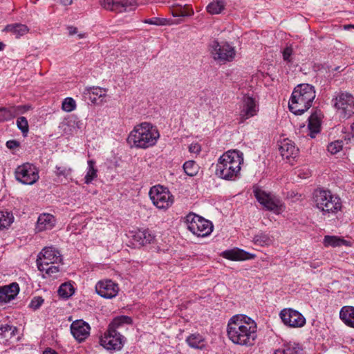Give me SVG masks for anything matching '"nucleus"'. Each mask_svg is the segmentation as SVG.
Segmentation results:
<instances>
[{
  "label": "nucleus",
  "instance_id": "f257e3e1",
  "mask_svg": "<svg viewBox=\"0 0 354 354\" xmlns=\"http://www.w3.org/2000/svg\"><path fill=\"white\" fill-rule=\"evenodd\" d=\"M227 335L234 344L251 346L257 338V324L245 315H236L227 323Z\"/></svg>",
  "mask_w": 354,
  "mask_h": 354
},
{
  "label": "nucleus",
  "instance_id": "f03ea898",
  "mask_svg": "<svg viewBox=\"0 0 354 354\" xmlns=\"http://www.w3.org/2000/svg\"><path fill=\"white\" fill-rule=\"evenodd\" d=\"M243 162V153L239 151H228L223 153L216 164V176L226 180H235L239 178L241 165Z\"/></svg>",
  "mask_w": 354,
  "mask_h": 354
},
{
  "label": "nucleus",
  "instance_id": "7ed1b4c3",
  "mask_svg": "<svg viewBox=\"0 0 354 354\" xmlns=\"http://www.w3.org/2000/svg\"><path fill=\"white\" fill-rule=\"evenodd\" d=\"M159 137L156 127L149 122H142L135 126L130 132L127 142L131 147L147 149L155 145Z\"/></svg>",
  "mask_w": 354,
  "mask_h": 354
},
{
  "label": "nucleus",
  "instance_id": "20e7f679",
  "mask_svg": "<svg viewBox=\"0 0 354 354\" xmlns=\"http://www.w3.org/2000/svg\"><path fill=\"white\" fill-rule=\"evenodd\" d=\"M315 97L314 87L308 84L297 85L292 93L288 102L290 111L295 115H301L312 106Z\"/></svg>",
  "mask_w": 354,
  "mask_h": 354
},
{
  "label": "nucleus",
  "instance_id": "39448f33",
  "mask_svg": "<svg viewBox=\"0 0 354 354\" xmlns=\"http://www.w3.org/2000/svg\"><path fill=\"white\" fill-rule=\"evenodd\" d=\"M313 200L316 207L323 215L335 214L342 208L340 198L329 190L316 189L313 194Z\"/></svg>",
  "mask_w": 354,
  "mask_h": 354
},
{
  "label": "nucleus",
  "instance_id": "423d86ee",
  "mask_svg": "<svg viewBox=\"0 0 354 354\" xmlns=\"http://www.w3.org/2000/svg\"><path fill=\"white\" fill-rule=\"evenodd\" d=\"M253 193L257 201L267 210L277 214H281L284 210L285 207L282 201L275 195L266 192L259 187H254Z\"/></svg>",
  "mask_w": 354,
  "mask_h": 354
},
{
  "label": "nucleus",
  "instance_id": "0eeeda50",
  "mask_svg": "<svg viewBox=\"0 0 354 354\" xmlns=\"http://www.w3.org/2000/svg\"><path fill=\"white\" fill-rule=\"evenodd\" d=\"M185 219L188 230L197 236H206L213 230V225L209 221L196 214L189 213Z\"/></svg>",
  "mask_w": 354,
  "mask_h": 354
},
{
  "label": "nucleus",
  "instance_id": "6e6552de",
  "mask_svg": "<svg viewBox=\"0 0 354 354\" xmlns=\"http://www.w3.org/2000/svg\"><path fill=\"white\" fill-rule=\"evenodd\" d=\"M149 195L153 204L158 209H167L174 203V196L167 188L161 185L151 187Z\"/></svg>",
  "mask_w": 354,
  "mask_h": 354
},
{
  "label": "nucleus",
  "instance_id": "1a4fd4ad",
  "mask_svg": "<svg viewBox=\"0 0 354 354\" xmlns=\"http://www.w3.org/2000/svg\"><path fill=\"white\" fill-rule=\"evenodd\" d=\"M209 50L213 59L220 62H231L236 55L234 48L227 42L214 40L209 45Z\"/></svg>",
  "mask_w": 354,
  "mask_h": 354
},
{
  "label": "nucleus",
  "instance_id": "9d476101",
  "mask_svg": "<svg viewBox=\"0 0 354 354\" xmlns=\"http://www.w3.org/2000/svg\"><path fill=\"white\" fill-rule=\"evenodd\" d=\"M15 178L24 185H33L39 180V171L32 164L26 162L18 166L15 171Z\"/></svg>",
  "mask_w": 354,
  "mask_h": 354
},
{
  "label": "nucleus",
  "instance_id": "9b49d317",
  "mask_svg": "<svg viewBox=\"0 0 354 354\" xmlns=\"http://www.w3.org/2000/svg\"><path fill=\"white\" fill-rule=\"evenodd\" d=\"M62 262L60 252L54 247H46L38 254L37 259V268L44 269V266L59 264Z\"/></svg>",
  "mask_w": 354,
  "mask_h": 354
},
{
  "label": "nucleus",
  "instance_id": "f8f14e48",
  "mask_svg": "<svg viewBox=\"0 0 354 354\" xmlns=\"http://www.w3.org/2000/svg\"><path fill=\"white\" fill-rule=\"evenodd\" d=\"M279 316L283 323L292 328H300L305 325L306 318L301 313L292 308H284L281 310Z\"/></svg>",
  "mask_w": 354,
  "mask_h": 354
},
{
  "label": "nucleus",
  "instance_id": "ddd939ff",
  "mask_svg": "<svg viewBox=\"0 0 354 354\" xmlns=\"http://www.w3.org/2000/svg\"><path fill=\"white\" fill-rule=\"evenodd\" d=\"M100 344L106 350L118 351L123 346V337L118 331L107 329L100 338Z\"/></svg>",
  "mask_w": 354,
  "mask_h": 354
},
{
  "label": "nucleus",
  "instance_id": "4468645a",
  "mask_svg": "<svg viewBox=\"0 0 354 354\" xmlns=\"http://www.w3.org/2000/svg\"><path fill=\"white\" fill-rule=\"evenodd\" d=\"M240 110V120L243 122L257 114L259 106L256 100L250 95H244L242 99Z\"/></svg>",
  "mask_w": 354,
  "mask_h": 354
},
{
  "label": "nucleus",
  "instance_id": "2eb2a0df",
  "mask_svg": "<svg viewBox=\"0 0 354 354\" xmlns=\"http://www.w3.org/2000/svg\"><path fill=\"white\" fill-rule=\"evenodd\" d=\"M100 3L106 10L122 12L132 10L136 2L134 0H100Z\"/></svg>",
  "mask_w": 354,
  "mask_h": 354
},
{
  "label": "nucleus",
  "instance_id": "dca6fc26",
  "mask_svg": "<svg viewBox=\"0 0 354 354\" xmlns=\"http://www.w3.org/2000/svg\"><path fill=\"white\" fill-rule=\"evenodd\" d=\"M95 290L102 297L111 299L117 295L119 288L117 283L111 280L106 279L97 282L95 286Z\"/></svg>",
  "mask_w": 354,
  "mask_h": 354
},
{
  "label": "nucleus",
  "instance_id": "f3484780",
  "mask_svg": "<svg viewBox=\"0 0 354 354\" xmlns=\"http://www.w3.org/2000/svg\"><path fill=\"white\" fill-rule=\"evenodd\" d=\"M71 332L78 342H82L89 335L90 326L83 320H76L71 326Z\"/></svg>",
  "mask_w": 354,
  "mask_h": 354
},
{
  "label": "nucleus",
  "instance_id": "a211bd4d",
  "mask_svg": "<svg viewBox=\"0 0 354 354\" xmlns=\"http://www.w3.org/2000/svg\"><path fill=\"white\" fill-rule=\"evenodd\" d=\"M279 150L283 158L288 160L295 158L299 153V149L295 143L288 138L281 142Z\"/></svg>",
  "mask_w": 354,
  "mask_h": 354
},
{
  "label": "nucleus",
  "instance_id": "6ab92c4d",
  "mask_svg": "<svg viewBox=\"0 0 354 354\" xmlns=\"http://www.w3.org/2000/svg\"><path fill=\"white\" fill-rule=\"evenodd\" d=\"M19 292V286L17 282L0 286V302L8 303L14 299Z\"/></svg>",
  "mask_w": 354,
  "mask_h": 354
},
{
  "label": "nucleus",
  "instance_id": "aec40b11",
  "mask_svg": "<svg viewBox=\"0 0 354 354\" xmlns=\"http://www.w3.org/2000/svg\"><path fill=\"white\" fill-rule=\"evenodd\" d=\"M223 257L232 261H243L246 259H253L254 254H251L239 248H234L227 250L222 253Z\"/></svg>",
  "mask_w": 354,
  "mask_h": 354
},
{
  "label": "nucleus",
  "instance_id": "412c9836",
  "mask_svg": "<svg viewBox=\"0 0 354 354\" xmlns=\"http://www.w3.org/2000/svg\"><path fill=\"white\" fill-rule=\"evenodd\" d=\"M88 95L89 100L96 104H100L105 102L104 98L106 96V89L101 87H93L86 88L84 93Z\"/></svg>",
  "mask_w": 354,
  "mask_h": 354
},
{
  "label": "nucleus",
  "instance_id": "4be33fe9",
  "mask_svg": "<svg viewBox=\"0 0 354 354\" xmlns=\"http://www.w3.org/2000/svg\"><path fill=\"white\" fill-rule=\"evenodd\" d=\"M185 342L189 347L197 350H204L207 345L206 339L198 333L190 334Z\"/></svg>",
  "mask_w": 354,
  "mask_h": 354
},
{
  "label": "nucleus",
  "instance_id": "5701e85b",
  "mask_svg": "<svg viewBox=\"0 0 354 354\" xmlns=\"http://www.w3.org/2000/svg\"><path fill=\"white\" fill-rule=\"evenodd\" d=\"M133 240L140 245L151 243L154 240V235L149 230H138L132 236Z\"/></svg>",
  "mask_w": 354,
  "mask_h": 354
},
{
  "label": "nucleus",
  "instance_id": "b1692460",
  "mask_svg": "<svg viewBox=\"0 0 354 354\" xmlns=\"http://www.w3.org/2000/svg\"><path fill=\"white\" fill-rule=\"evenodd\" d=\"M55 225L54 216L50 214H41L36 223V230L38 232L51 230Z\"/></svg>",
  "mask_w": 354,
  "mask_h": 354
},
{
  "label": "nucleus",
  "instance_id": "393cba45",
  "mask_svg": "<svg viewBox=\"0 0 354 354\" xmlns=\"http://www.w3.org/2000/svg\"><path fill=\"white\" fill-rule=\"evenodd\" d=\"M334 106L338 109L346 111L348 106L354 104V97L348 93H342L334 99Z\"/></svg>",
  "mask_w": 354,
  "mask_h": 354
},
{
  "label": "nucleus",
  "instance_id": "a878e982",
  "mask_svg": "<svg viewBox=\"0 0 354 354\" xmlns=\"http://www.w3.org/2000/svg\"><path fill=\"white\" fill-rule=\"evenodd\" d=\"M3 31L10 32L15 35L16 38H19L27 34L29 31V28L25 24H12L7 25L3 29Z\"/></svg>",
  "mask_w": 354,
  "mask_h": 354
},
{
  "label": "nucleus",
  "instance_id": "bb28decb",
  "mask_svg": "<svg viewBox=\"0 0 354 354\" xmlns=\"http://www.w3.org/2000/svg\"><path fill=\"white\" fill-rule=\"evenodd\" d=\"M308 129L310 131V136L314 138L315 134L318 133L320 131L321 127V114L317 112L313 113L308 119Z\"/></svg>",
  "mask_w": 354,
  "mask_h": 354
},
{
  "label": "nucleus",
  "instance_id": "cd10ccee",
  "mask_svg": "<svg viewBox=\"0 0 354 354\" xmlns=\"http://www.w3.org/2000/svg\"><path fill=\"white\" fill-rule=\"evenodd\" d=\"M339 317L347 326L354 328V307H343L339 312Z\"/></svg>",
  "mask_w": 354,
  "mask_h": 354
},
{
  "label": "nucleus",
  "instance_id": "c85d7f7f",
  "mask_svg": "<svg viewBox=\"0 0 354 354\" xmlns=\"http://www.w3.org/2000/svg\"><path fill=\"white\" fill-rule=\"evenodd\" d=\"M301 348L299 344L295 342H289L283 344V346L277 349L274 354H300Z\"/></svg>",
  "mask_w": 354,
  "mask_h": 354
},
{
  "label": "nucleus",
  "instance_id": "c756f323",
  "mask_svg": "<svg viewBox=\"0 0 354 354\" xmlns=\"http://www.w3.org/2000/svg\"><path fill=\"white\" fill-rule=\"evenodd\" d=\"M171 14L174 17H190L194 15V10L189 5H176L173 7Z\"/></svg>",
  "mask_w": 354,
  "mask_h": 354
},
{
  "label": "nucleus",
  "instance_id": "7c9ffc66",
  "mask_svg": "<svg viewBox=\"0 0 354 354\" xmlns=\"http://www.w3.org/2000/svg\"><path fill=\"white\" fill-rule=\"evenodd\" d=\"M252 241L254 245L261 247L270 245L272 242L270 235L262 231L254 235Z\"/></svg>",
  "mask_w": 354,
  "mask_h": 354
},
{
  "label": "nucleus",
  "instance_id": "2f4dec72",
  "mask_svg": "<svg viewBox=\"0 0 354 354\" xmlns=\"http://www.w3.org/2000/svg\"><path fill=\"white\" fill-rule=\"evenodd\" d=\"M14 216L8 210L0 211V230L8 228L14 222Z\"/></svg>",
  "mask_w": 354,
  "mask_h": 354
},
{
  "label": "nucleus",
  "instance_id": "473e14b6",
  "mask_svg": "<svg viewBox=\"0 0 354 354\" xmlns=\"http://www.w3.org/2000/svg\"><path fill=\"white\" fill-rule=\"evenodd\" d=\"M131 318L128 316L115 317L109 324L108 329L117 331V329L122 326L123 324H129L131 323Z\"/></svg>",
  "mask_w": 354,
  "mask_h": 354
},
{
  "label": "nucleus",
  "instance_id": "72a5a7b5",
  "mask_svg": "<svg viewBox=\"0 0 354 354\" xmlns=\"http://www.w3.org/2000/svg\"><path fill=\"white\" fill-rule=\"evenodd\" d=\"M95 162L93 160H88L87 172L84 177V182L86 184L91 183L95 178H97V169L95 168Z\"/></svg>",
  "mask_w": 354,
  "mask_h": 354
},
{
  "label": "nucleus",
  "instance_id": "f704fd0d",
  "mask_svg": "<svg viewBox=\"0 0 354 354\" xmlns=\"http://www.w3.org/2000/svg\"><path fill=\"white\" fill-rule=\"evenodd\" d=\"M224 8V0H214L207 6V11L212 15H217L221 13Z\"/></svg>",
  "mask_w": 354,
  "mask_h": 354
},
{
  "label": "nucleus",
  "instance_id": "c9c22d12",
  "mask_svg": "<svg viewBox=\"0 0 354 354\" xmlns=\"http://www.w3.org/2000/svg\"><path fill=\"white\" fill-rule=\"evenodd\" d=\"M73 169L66 166H56L55 174L57 177L62 178L66 180H71Z\"/></svg>",
  "mask_w": 354,
  "mask_h": 354
},
{
  "label": "nucleus",
  "instance_id": "e433bc0d",
  "mask_svg": "<svg viewBox=\"0 0 354 354\" xmlns=\"http://www.w3.org/2000/svg\"><path fill=\"white\" fill-rule=\"evenodd\" d=\"M200 167L194 160L186 161L183 165V169L185 174L189 176H195L198 171Z\"/></svg>",
  "mask_w": 354,
  "mask_h": 354
},
{
  "label": "nucleus",
  "instance_id": "4c0bfd02",
  "mask_svg": "<svg viewBox=\"0 0 354 354\" xmlns=\"http://www.w3.org/2000/svg\"><path fill=\"white\" fill-rule=\"evenodd\" d=\"M346 241L335 236H325L324 239V244L325 246L337 247L345 245Z\"/></svg>",
  "mask_w": 354,
  "mask_h": 354
},
{
  "label": "nucleus",
  "instance_id": "58836bf2",
  "mask_svg": "<svg viewBox=\"0 0 354 354\" xmlns=\"http://www.w3.org/2000/svg\"><path fill=\"white\" fill-rule=\"evenodd\" d=\"M74 293L73 286L71 283H64L58 289V295L62 298H68Z\"/></svg>",
  "mask_w": 354,
  "mask_h": 354
},
{
  "label": "nucleus",
  "instance_id": "ea45409f",
  "mask_svg": "<svg viewBox=\"0 0 354 354\" xmlns=\"http://www.w3.org/2000/svg\"><path fill=\"white\" fill-rule=\"evenodd\" d=\"M39 270L41 272H45V273L50 277L55 278L57 277V274L59 272V264H50L49 266H44V269L38 268Z\"/></svg>",
  "mask_w": 354,
  "mask_h": 354
},
{
  "label": "nucleus",
  "instance_id": "a19ab883",
  "mask_svg": "<svg viewBox=\"0 0 354 354\" xmlns=\"http://www.w3.org/2000/svg\"><path fill=\"white\" fill-rule=\"evenodd\" d=\"M343 141L337 140L329 143L327 146V150L331 154H336L342 149Z\"/></svg>",
  "mask_w": 354,
  "mask_h": 354
},
{
  "label": "nucleus",
  "instance_id": "79ce46f5",
  "mask_svg": "<svg viewBox=\"0 0 354 354\" xmlns=\"http://www.w3.org/2000/svg\"><path fill=\"white\" fill-rule=\"evenodd\" d=\"M17 126L23 135L26 136L29 130L27 119L24 116L19 117L17 120Z\"/></svg>",
  "mask_w": 354,
  "mask_h": 354
},
{
  "label": "nucleus",
  "instance_id": "37998d69",
  "mask_svg": "<svg viewBox=\"0 0 354 354\" xmlns=\"http://www.w3.org/2000/svg\"><path fill=\"white\" fill-rule=\"evenodd\" d=\"M62 109L66 112H71L76 109V102L72 97H66L62 105Z\"/></svg>",
  "mask_w": 354,
  "mask_h": 354
},
{
  "label": "nucleus",
  "instance_id": "c03bdc74",
  "mask_svg": "<svg viewBox=\"0 0 354 354\" xmlns=\"http://www.w3.org/2000/svg\"><path fill=\"white\" fill-rule=\"evenodd\" d=\"M28 109V108L26 106H13L8 108L11 119L14 118L19 114L26 112Z\"/></svg>",
  "mask_w": 354,
  "mask_h": 354
},
{
  "label": "nucleus",
  "instance_id": "a18cd8bd",
  "mask_svg": "<svg viewBox=\"0 0 354 354\" xmlns=\"http://www.w3.org/2000/svg\"><path fill=\"white\" fill-rule=\"evenodd\" d=\"M144 23L156 25V26H165L169 24V20L165 18L153 17L144 20Z\"/></svg>",
  "mask_w": 354,
  "mask_h": 354
},
{
  "label": "nucleus",
  "instance_id": "49530a36",
  "mask_svg": "<svg viewBox=\"0 0 354 354\" xmlns=\"http://www.w3.org/2000/svg\"><path fill=\"white\" fill-rule=\"evenodd\" d=\"M44 299L41 297H34L30 303L29 304V308L36 310L40 308L44 303Z\"/></svg>",
  "mask_w": 354,
  "mask_h": 354
},
{
  "label": "nucleus",
  "instance_id": "de8ad7c7",
  "mask_svg": "<svg viewBox=\"0 0 354 354\" xmlns=\"http://www.w3.org/2000/svg\"><path fill=\"white\" fill-rule=\"evenodd\" d=\"M293 53V49L291 46H287L284 50H283V59L284 61L290 63L292 62L291 56Z\"/></svg>",
  "mask_w": 354,
  "mask_h": 354
},
{
  "label": "nucleus",
  "instance_id": "09e8293b",
  "mask_svg": "<svg viewBox=\"0 0 354 354\" xmlns=\"http://www.w3.org/2000/svg\"><path fill=\"white\" fill-rule=\"evenodd\" d=\"M11 120L10 114L8 111V108L0 107V122L8 121Z\"/></svg>",
  "mask_w": 354,
  "mask_h": 354
},
{
  "label": "nucleus",
  "instance_id": "8fccbe9b",
  "mask_svg": "<svg viewBox=\"0 0 354 354\" xmlns=\"http://www.w3.org/2000/svg\"><path fill=\"white\" fill-rule=\"evenodd\" d=\"M15 329V328H13L12 326H10L8 324H1L0 326V330H1L2 333H6V332L11 331V333H10L11 336L14 335Z\"/></svg>",
  "mask_w": 354,
  "mask_h": 354
},
{
  "label": "nucleus",
  "instance_id": "3c124183",
  "mask_svg": "<svg viewBox=\"0 0 354 354\" xmlns=\"http://www.w3.org/2000/svg\"><path fill=\"white\" fill-rule=\"evenodd\" d=\"M19 146V142L15 140H10L6 142V147L10 149H15Z\"/></svg>",
  "mask_w": 354,
  "mask_h": 354
},
{
  "label": "nucleus",
  "instance_id": "603ef678",
  "mask_svg": "<svg viewBox=\"0 0 354 354\" xmlns=\"http://www.w3.org/2000/svg\"><path fill=\"white\" fill-rule=\"evenodd\" d=\"M189 150L191 153H198L201 151V146L198 143L191 144Z\"/></svg>",
  "mask_w": 354,
  "mask_h": 354
},
{
  "label": "nucleus",
  "instance_id": "864d4df0",
  "mask_svg": "<svg viewBox=\"0 0 354 354\" xmlns=\"http://www.w3.org/2000/svg\"><path fill=\"white\" fill-rule=\"evenodd\" d=\"M67 29L68 30L69 35L72 36L77 33V28L74 26H68Z\"/></svg>",
  "mask_w": 354,
  "mask_h": 354
},
{
  "label": "nucleus",
  "instance_id": "5fc2aeb1",
  "mask_svg": "<svg viewBox=\"0 0 354 354\" xmlns=\"http://www.w3.org/2000/svg\"><path fill=\"white\" fill-rule=\"evenodd\" d=\"M43 354H58L57 352H55L54 350H52L50 348L46 349Z\"/></svg>",
  "mask_w": 354,
  "mask_h": 354
},
{
  "label": "nucleus",
  "instance_id": "6e6d98bb",
  "mask_svg": "<svg viewBox=\"0 0 354 354\" xmlns=\"http://www.w3.org/2000/svg\"><path fill=\"white\" fill-rule=\"evenodd\" d=\"M77 37L79 39H82L86 37V35H85V33H80L77 35Z\"/></svg>",
  "mask_w": 354,
  "mask_h": 354
},
{
  "label": "nucleus",
  "instance_id": "4d7b16f0",
  "mask_svg": "<svg viewBox=\"0 0 354 354\" xmlns=\"http://www.w3.org/2000/svg\"><path fill=\"white\" fill-rule=\"evenodd\" d=\"M351 129L353 133V137L354 138V122L351 124Z\"/></svg>",
  "mask_w": 354,
  "mask_h": 354
},
{
  "label": "nucleus",
  "instance_id": "13d9d810",
  "mask_svg": "<svg viewBox=\"0 0 354 354\" xmlns=\"http://www.w3.org/2000/svg\"><path fill=\"white\" fill-rule=\"evenodd\" d=\"M4 47H5V44L2 42H0V51L3 50Z\"/></svg>",
  "mask_w": 354,
  "mask_h": 354
},
{
  "label": "nucleus",
  "instance_id": "bf43d9fd",
  "mask_svg": "<svg viewBox=\"0 0 354 354\" xmlns=\"http://www.w3.org/2000/svg\"><path fill=\"white\" fill-rule=\"evenodd\" d=\"M345 29H348L350 28H354V25H346L344 26Z\"/></svg>",
  "mask_w": 354,
  "mask_h": 354
}]
</instances>
